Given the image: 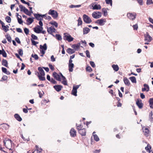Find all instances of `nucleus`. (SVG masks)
I'll use <instances>...</instances> for the list:
<instances>
[{
	"label": "nucleus",
	"instance_id": "obj_1",
	"mask_svg": "<svg viewBox=\"0 0 153 153\" xmlns=\"http://www.w3.org/2000/svg\"><path fill=\"white\" fill-rule=\"evenodd\" d=\"M4 143L6 147L10 150V148L12 146V141L10 139H7L4 141Z\"/></svg>",
	"mask_w": 153,
	"mask_h": 153
},
{
	"label": "nucleus",
	"instance_id": "obj_2",
	"mask_svg": "<svg viewBox=\"0 0 153 153\" xmlns=\"http://www.w3.org/2000/svg\"><path fill=\"white\" fill-rule=\"evenodd\" d=\"M64 36H63V39L65 40H67L68 42H70L73 41L74 38L70 35L66 33H64Z\"/></svg>",
	"mask_w": 153,
	"mask_h": 153
},
{
	"label": "nucleus",
	"instance_id": "obj_3",
	"mask_svg": "<svg viewBox=\"0 0 153 153\" xmlns=\"http://www.w3.org/2000/svg\"><path fill=\"white\" fill-rule=\"evenodd\" d=\"M83 19L84 22L86 24H89L92 22L90 18L85 14L83 15Z\"/></svg>",
	"mask_w": 153,
	"mask_h": 153
},
{
	"label": "nucleus",
	"instance_id": "obj_4",
	"mask_svg": "<svg viewBox=\"0 0 153 153\" xmlns=\"http://www.w3.org/2000/svg\"><path fill=\"white\" fill-rule=\"evenodd\" d=\"M92 16L95 19H97L99 18L102 16L101 12L99 11L94 12L92 14Z\"/></svg>",
	"mask_w": 153,
	"mask_h": 153
},
{
	"label": "nucleus",
	"instance_id": "obj_5",
	"mask_svg": "<svg viewBox=\"0 0 153 153\" xmlns=\"http://www.w3.org/2000/svg\"><path fill=\"white\" fill-rule=\"evenodd\" d=\"M144 40L147 42H150L152 40V38L149 35L148 32H146V34H144Z\"/></svg>",
	"mask_w": 153,
	"mask_h": 153
},
{
	"label": "nucleus",
	"instance_id": "obj_6",
	"mask_svg": "<svg viewBox=\"0 0 153 153\" xmlns=\"http://www.w3.org/2000/svg\"><path fill=\"white\" fill-rule=\"evenodd\" d=\"M136 13H128L127 14V16L130 19L132 20H134L136 17Z\"/></svg>",
	"mask_w": 153,
	"mask_h": 153
},
{
	"label": "nucleus",
	"instance_id": "obj_7",
	"mask_svg": "<svg viewBox=\"0 0 153 153\" xmlns=\"http://www.w3.org/2000/svg\"><path fill=\"white\" fill-rule=\"evenodd\" d=\"M106 22L105 19H100L97 20L95 22L100 25L102 26L105 24V23Z\"/></svg>",
	"mask_w": 153,
	"mask_h": 153
},
{
	"label": "nucleus",
	"instance_id": "obj_8",
	"mask_svg": "<svg viewBox=\"0 0 153 153\" xmlns=\"http://www.w3.org/2000/svg\"><path fill=\"white\" fill-rule=\"evenodd\" d=\"M53 77L55 78L57 81H61V79L60 78V76L56 72H54L53 74Z\"/></svg>",
	"mask_w": 153,
	"mask_h": 153
},
{
	"label": "nucleus",
	"instance_id": "obj_9",
	"mask_svg": "<svg viewBox=\"0 0 153 153\" xmlns=\"http://www.w3.org/2000/svg\"><path fill=\"white\" fill-rule=\"evenodd\" d=\"M56 29L53 26H51L47 28V31L49 34L52 35L53 32H55Z\"/></svg>",
	"mask_w": 153,
	"mask_h": 153
},
{
	"label": "nucleus",
	"instance_id": "obj_10",
	"mask_svg": "<svg viewBox=\"0 0 153 153\" xmlns=\"http://www.w3.org/2000/svg\"><path fill=\"white\" fill-rule=\"evenodd\" d=\"M143 86L144 88H143L142 89V91L143 92H144L145 91L148 92L149 91V88L148 85L146 84H144L143 85Z\"/></svg>",
	"mask_w": 153,
	"mask_h": 153
},
{
	"label": "nucleus",
	"instance_id": "obj_11",
	"mask_svg": "<svg viewBox=\"0 0 153 153\" xmlns=\"http://www.w3.org/2000/svg\"><path fill=\"white\" fill-rule=\"evenodd\" d=\"M33 15L35 18L38 20H43V18L41 17V14L38 13H34Z\"/></svg>",
	"mask_w": 153,
	"mask_h": 153
},
{
	"label": "nucleus",
	"instance_id": "obj_12",
	"mask_svg": "<svg viewBox=\"0 0 153 153\" xmlns=\"http://www.w3.org/2000/svg\"><path fill=\"white\" fill-rule=\"evenodd\" d=\"M62 87V86L60 85H55L53 86L54 88L58 92L60 91Z\"/></svg>",
	"mask_w": 153,
	"mask_h": 153
},
{
	"label": "nucleus",
	"instance_id": "obj_13",
	"mask_svg": "<svg viewBox=\"0 0 153 153\" xmlns=\"http://www.w3.org/2000/svg\"><path fill=\"white\" fill-rule=\"evenodd\" d=\"M70 133L71 136L74 137L76 136V132L74 128H72L71 129Z\"/></svg>",
	"mask_w": 153,
	"mask_h": 153
},
{
	"label": "nucleus",
	"instance_id": "obj_14",
	"mask_svg": "<svg viewBox=\"0 0 153 153\" xmlns=\"http://www.w3.org/2000/svg\"><path fill=\"white\" fill-rule=\"evenodd\" d=\"M78 131L79 133L82 136H85L86 135V131L85 128L82 129Z\"/></svg>",
	"mask_w": 153,
	"mask_h": 153
},
{
	"label": "nucleus",
	"instance_id": "obj_15",
	"mask_svg": "<svg viewBox=\"0 0 153 153\" xmlns=\"http://www.w3.org/2000/svg\"><path fill=\"white\" fill-rule=\"evenodd\" d=\"M123 81L126 85L129 86L130 84V82L128 79L126 77H124L123 78Z\"/></svg>",
	"mask_w": 153,
	"mask_h": 153
},
{
	"label": "nucleus",
	"instance_id": "obj_16",
	"mask_svg": "<svg viewBox=\"0 0 153 153\" xmlns=\"http://www.w3.org/2000/svg\"><path fill=\"white\" fill-rule=\"evenodd\" d=\"M36 74H37V76L39 79L42 81H44L45 80V78L44 76L40 75L39 72H37L36 73Z\"/></svg>",
	"mask_w": 153,
	"mask_h": 153
},
{
	"label": "nucleus",
	"instance_id": "obj_17",
	"mask_svg": "<svg viewBox=\"0 0 153 153\" xmlns=\"http://www.w3.org/2000/svg\"><path fill=\"white\" fill-rule=\"evenodd\" d=\"M34 19L33 17L32 18H29L27 19L26 21L27 22V25H30L33 22V19Z\"/></svg>",
	"mask_w": 153,
	"mask_h": 153
},
{
	"label": "nucleus",
	"instance_id": "obj_18",
	"mask_svg": "<svg viewBox=\"0 0 153 153\" xmlns=\"http://www.w3.org/2000/svg\"><path fill=\"white\" fill-rule=\"evenodd\" d=\"M36 149L32 153H35L36 152L37 153H40L42 151V149L41 148H39L38 146H36Z\"/></svg>",
	"mask_w": 153,
	"mask_h": 153
},
{
	"label": "nucleus",
	"instance_id": "obj_19",
	"mask_svg": "<svg viewBox=\"0 0 153 153\" xmlns=\"http://www.w3.org/2000/svg\"><path fill=\"white\" fill-rule=\"evenodd\" d=\"M83 34H85L88 33L90 31V29L87 27H85L83 28Z\"/></svg>",
	"mask_w": 153,
	"mask_h": 153
},
{
	"label": "nucleus",
	"instance_id": "obj_20",
	"mask_svg": "<svg viewBox=\"0 0 153 153\" xmlns=\"http://www.w3.org/2000/svg\"><path fill=\"white\" fill-rule=\"evenodd\" d=\"M38 70L39 71L40 75L45 76V72L42 68H41V67H39L38 68Z\"/></svg>",
	"mask_w": 153,
	"mask_h": 153
},
{
	"label": "nucleus",
	"instance_id": "obj_21",
	"mask_svg": "<svg viewBox=\"0 0 153 153\" xmlns=\"http://www.w3.org/2000/svg\"><path fill=\"white\" fill-rule=\"evenodd\" d=\"M143 130L145 135L146 136H147L149 131L148 128L145 127L143 128Z\"/></svg>",
	"mask_w": 153,
	"mask_h": 153
},
{
	"label": "nucleus",
	"instance_id": "obj_22",
	"mask_svg": "<svg viewBox=\"0 0 153 153\" xmlns=\"http://www.w3.org/2000/svg\"><path fill=\"white\" fill-rule=\"evenodd\" d=\"M14 117L16 119L19 121H21L22 120V118L20 116L17 114H15Z\"/></svg>",
	"mask_w": 153,
	"mask_h": 153
},
{
	"label": "nucleus",
	"instance_id": "obj_23",
	"mask_svg": "<svg viewBox=\"0 0 153 153\" xmlns=\"http://www.w3.org/2000/svg\"><path fill=\"white\" fill-rule=\"evenodd\" d=\"M149 102L150 107L151 108L153 109V97L149 99Z\"/></svg>",
	"mask_w": 153,
	"mask_h": 153
},
{
	"label": "nucleus",
	"instance_id": "obj_24",
	"mask_svg": "<svg viewBox=\"0 0 153 153\" xmlns=\"http://www.w3.org/2000/svg\"><path fill=\"white\" fill-rule=\"evenodd\" d=\"M136 104L140 108H141L143 107V105L141 101L140 102L139 100H137L136 101Z\"/></svg>",
	"mask_w": 153,
	"mask_h": 153
},
{
	"label": "nucleus",
	"instance_id": "obj_25",
	"mask_svg": "<svg viewBox=\"0 0 153 153\" xmlns=\"http://www.w3.org/2000/svg\"><path fill=\"white\" fill-rule=\"evenodd\" d=\"M93 10H100L101 9V6L100 4H95L94 6H92Z\"/></svg>",
	"mask_w": 153,
	"mask_h": 153
},
{
	"label": "nucleus",
	"instance_id": "obj_26",
	"mask_svg": "<svg viewBox=\"0 0 153 153\" xmlns=\"http://www.w3.org/2000/svg\"><path fill=\"white\" fill-rule=\"evenodd\" d=\"M0 54H2L4 57H6L7 56V54L4 49L0 50Z\"/></svg>",
	"mask_w": 153,
	"mask_h": 153
},
{
	"label": "nucleus",
	"instance_id": "obj_27",
	"mask_svg": "<svg viewBox=\"0 0 153 153\" xmlns=\"http://www.w3.org/2000/svg\"><path fill=\"white\" fill-rule=\"evenodd\" d=\"M1 69L3 73H4L7 75H10V72L9 71H7L6 68L3 67H2Z\"/></svg>",
	"mask_w": 153,
	"mask_h": 153
},
{
	"label": "nucleus",
	"instance_id": "obj_28",
	"mask_svg": "<svg viewBox=\"0 0 153 153\" xmlns=\"http://www.w3.org/2000/svg\"><path fill=\"white\" fill-rule=\"evenodd\" d=\"M74 67V65L73 63L69 64L68 65V68L69 71L70 72H72L73 69V68Z\"/></svg>",
	"mask_w": 153,
	"mask_h": 153
},
{
	"label": "nucleus",
	"instance_id": "obj_29",
	"mask_svg": "<svg viewBox=\"0 0 153 153\" xmlns=\"http://www.w3.org/2000/svg\"><path fill=\"white\" fill-rule=\"evenodd\" d=\"M67 52L70 54H72L74 53L75 51L73 49L71 48H68L67 50Z\"/></svg>",
	"mask_w": 153,
	"mask_h": 153
},
{
	"label": "nucleus",
	"instance_id": "obj_30",
	"mask_svg": "<svg viewBox=\"0 0 153 153\" xmlns=\"http://www.w3.org/2000/svg\"><path fill=\"white\" fill-rule=\"evenodd\" d=\"M2 65L6 67H8V62L7 60L3 59L2 61Z\"/></svg>",
	"mask_w": 153,
	"mask_h": 153
},
{
	"label": "nucleus",
	"instance_id": "obj_31",
	"mask_svg": "<svg viewBox=\"0 0 153 153\" xmlns=\"http://www.w3.org/2000/svg\"><path fill=\"white\" fill-rule=\"evenodd\" d=\"M40 48L41 50H46L47 49V46L46 43H45L43 45H40Z\"/></svg>",
	"mask_w": 153,
	"mask_h": 153
},
{
	"label": "nucleus",
	"instance_id": "obj_32",
	"mask_svg": "<svg viewBox=\"0 0 153 153\" xmlns=\"http://www.w3.org/2000/svg\"><path fill=\"white\" fill-rule=\"evenodd\" d=\"M112 67L113 68L114 70L116 71H117L119 69V68L118 65H113Z\"/></svg>",
	"mask_w": 153,
	"mask_h": 153
},
{
	"label": "nucleus",
	"instance_id": "obj_33",
	"mask_svg": "<svg viewBox=\"0 0 153 153\" xmlns=\"http://www.w3.org/2000/svg\"><path fill=\"white\" fill-rule=\"evenodd\" d=\"M34 31L36 33H41V30L39 27H35L34 28Z\"/></svg>",
	"mask_w": 153,
	"mask_h": 153
},
{
	"label": "nucleus",
	"instance_id": "obj_34",
	"mask_svg": "<svg viewBox=\"0 0 153 153\" xmlns=\"http://www.w3.org/2000/svg\"><path fill=\"white\" fill-rule=\"evenodd\" d=\"M95 133V132H94L93 133V135L94 137V140L96 141H98L100 140L98 136L96 134H94Z\"/></svg>",
	"mask_w": 153,
	"mask_h": 153
},
{
	"label": "nucleus",
	"instance_id": "obj_35",
	"mask_svg": "<svg viewBox=\"0 0 153 153\" xmlns=\"http://www.w3.org/2000/svg\"><path fill=\"white\" fill-rule=\"evenodd\" d=\"M131 82L133 83H136V78L134 76H132L129 78Z\"/></svg>",
	"mask_w": 153,
	"mask_h": 153
},
{
	"label": "nucleus",
	"instance_id": "obj_36",
	"mask_svg": "<svg viewBox=\"0 0 153 153\" xmlns=\"http://www.w3.org/2000/svg\"><path fill=\"white\" fill-rule=\"evenodd\" d=\"M5 37L8 42H11L12 39L10 35L8 33H7L5 36Z\"/></svg>",
	"mask_w": 153,
	"mask_h": 153
},
{
	"label": "nucleus",
	"instance_id": "obj_37",
	"mask_svg": "<svg viewBox=\"0 0 153 153\" xmlns=\"http://www.w3.org/2000/svg\"><path fill=\"white\" fill-rule=\"evenodd\" d=\"M80 45V43H79L77 44L76 45H72V48H74L75 49H78L79 47V46Z\"/></svg>",
	"mask_w": 153,
	"mask_h": 153
},
{
	"label": "nucleus",
	"instance_id": "obj_38",
	"mask_svg": "<svg viewBox=\"0 0 153 153\" xmlns=\"http://www.w3.org/2000/svg\"><path fill=\"white\" fill-rule=\"evenodd\" d=\"M77 90L74 89V88H73V89L72 91V94L75 96H77Z\"/></svg>",
	"mask_w": 153,
	"mask_h": 153
},
{
	"label": "nucleus",
	"instance_id": "obj_39",
	"mask_svg": "<svg viewBox=\"0 0 153 153\" xmlns=\"http://www.w3.org/2000/svg\"><path fill=\"white\" fill-rule=\"evenodd\" d=\"M9 27L8 25H7L6 26L4 25V26L3 27L2 29L4 32H7L9 30Z\"/></svg>",
	"mask_w": 153,
	"mask_h": 153
},
{
	"label": "nucleus",
	"instance_id": "obj_40",
	"mask_svg": "<svg viewBox=\"0 0 153 153\" xmlns=\"http://www.w3.org/2000/svg\"><path fill=\"white\" fill-rule=\"evenodd\" d=\"M50 24H51L52 25H54L56 27H58V24L55 21H52L50 23Z\"/></svg>",
	"mask_w": 153,
	"mask_h": 153
},
{
	"label": "nucleus",
	"instance_id": "obj_41",
	"mask_svg": "<svg viewBox=\"0 0 153 153\" xmlns=\"http://www.w3.org/2000/svg\"><path fill=\"white\" fill-rule=\"evenodd\" d=\"M78 24H77L78 26H80V25H82V20L81 18L80 17H79V19L78 20Z\"/></svg>",
	"mask_w": 153,
	"mask_h": 153
},
{
	"label": "nucleus",
	"instance_id": "obj_42",
	"mask_svg": "<svg viewBox=\"0 0 153 153\" xmlns=\"http://www.w3.org/2000/svg\"><path fill=\"white\" fill-rule=\"evenodd\" d=\"M145 149L147 152L150 153L151 151L150 150V149H151V147L150 146H149V144H148L147 146L145 147Z\"/></svg>",
	"mask_w": 153,
	"mask_h": 153
},
{
	"label": "nucleus",
	"instance_id": "obj_43",
	"mask_svg": "<svg viewBox=\"0 0 153 153\" xmlns=\"http://www.w3.org/2000/svg\"><path fill=\"white\" fill-rule=\"evenodd\" d=\"M20 18L19 17H17V19L18 20V22L20 24L22 23L23 22L22 19V17L21 16H19Z\"/></svg>",
	"mask_w": 153,
	"mask_h": 153
},
{
	"label": "nucleus",
	"instance_id": "obj_44",
	"mask_svg": "<svg viewBox=\"0 0 153 153\" xmlns=\"http://www.w3.org/2000/svg\"><path fill=\"white\" fill-rule=\"evenodd\" d=\"M23 12L26 15L30 16V13L29 12V11L27 8L25 9V10H24Z\"/></svg>",
	"mask_w": 153,
	"mask_h": 153
},
{
	"label": "nucleus",
	"instance_id": "obj_45",
	"mask_svg": "<svg viewBox=\"0 0 153 153\" xmlns=\"http://www.w3.org/2000/svg\"><path fill=\"white\" fill-rule=\"evenodd\" d=\"M9 126L7 124H3L2 126V127L4 128L5 130L8 129L9 128Z\"/></svg>",
	"mask_w": 153,
	"mask_h": 153
},
{
	"label": "nucleus",
	"instance_id": "obj_46",
	"mask_svg": "<svg viewBox=\"0 0 153 153\" xmlns=\"http://www.w3.org/2000/svg\"><path fill=\"white\" fill-rule=\"evenodd\" d=\"M102 12L103 13L104 16H105L107 15V11L105 8H103L102 9Z\"/></svg>",
	"mask_w": 153,
	"mask_h": 153
},
{
	"label": "nucleus",
	"instance_id": "obj_47",
	"mask_svg": "<svg viewBox=\"0 0 153 153\" xmlns=\"http://www.w3.org/2000/svg\"><path fill=\"white\" fill-rule=\"evenodd\" d=\"M6 21L8 23H10L11 22V19L9 16H7L5 18Z\"/></svg>",
	"mask_w": 153,
	"mask_h": 153
},
{
	"label": "nucleus",
	"instance_id": "obj_48",
	"mask_svg": "<svg viewBox=\"0 0 153 153\" xmlns=\"http://www.w3.org/2000/svg\"><path fill=\"white\" fill-rule=\"evenodd\" d=\"M86 71L89 72H91L92 71L91 68L89 66H87L86 67Z\"/></svg>",
	"mask_w": 153,
	"mask_h": 153
},
{
	"label": "nucleus",
	"instance_id": "obj_49",
	"mask_svg": "<svg viewBox=\"0 0 153 153\" xmlns=\"http://www.w3.org/2000/svg\"><path fill=\"white\" fill-rule=\"evenodd\" d=\"M56 12V11L54 10H52L51 9L49 10L48 12V14L49 15H51L52 16Z\"/></svg>",
	"mask_w": 153,
	"mask_h": 153
},
{
	"label": "nucleus",
	"instance_id": "obj_50",
	"mask_svg": "<svg viewBox=\"0 0 153 153\" xmlns=\"http://www.w3.org/2000/svg\"><path fill=\"white\" fill-rule=\"evenodd\" d=\"M56 12V11L54 10H52L51 9L49 10L48 12V14L49 15H51L52 16Z\"/></svg>",
	"mask_w": 153,
	"mask_h": 153
},
{
	"label": "nucleus",
	"instance_id": "obj_51",
	"mask_svg": "<svg viewBox=\"0 0 153 153\" xmlns=\"http://www.w3.org/2000/svg\"><path fill=\"white\" fill-rule=\"evenodd\" d=\"M56 39L58 40H61L62 39L61 36L59 34H56Z\"/></svg>",
	"mask_w": 153,
	"mask_h": 153
},
{
	"label": "nucleus",
	"instance_id": "obj_52",
	"mask_svg": "<svg viewBox=\"0 0 153 153\" xmlns=\"http://www.w3.org/2000/svg\"><path fill=\"white\" fill-rule=\"evenodd\" d=\"M81 6V5H71L69 6V7L70 8H75V7H80Z\"/></svg>",
	"mask_w": 153,
	"mask_h": 153
},
{
	"label": "nucleus",
	"instance_id": "obj_53",
	"mask_svg": "<svg viewBox=\"0 0 153 153\" xmlns=\"http://www.w3.org/2000/svg\"><path fill=\"white\" fill-rule=\"evenodd\" d=\"M76 128L79 130L82 129V126L81 124L78 125L77 124H76Z\"/></svg>",
	"mask_w": 153,
	"mask_h": 153
},
{
	"label": "nucleus",
	"instance_id": "obj_54",
	"mask_svg": "<svg viewBox=\"0 0 153 153\" xmlns=\"http://www.w3.org/2000/svg\"><path fill=\"white\" fill-rule=\"evenodd\" d=\"M105 1L107 4H110L111 6H112V0H105Z\"/></svg>",
	"mask_w": 153,
	"mask_h": 153
},
{
	"label": "nucleus",
	"instance_id": "obj_55",
	"mask_svg": "<svg viewBox=\"0 0 153 153\" xmlns=\"http://www.w3.org/2000/svg\"><path fill=\"white\" fill-rule=\"evenodd\" d=\"M31 57L34 58V59L36 60H38L39 59V57L36 54H32Z\"/></svg>",
	"mask_w": 153,
	"mask_h": 153
},
{
	"label": "nucleus",
	"instance_id": "obj_56",
	"mask_svg": "<svg viewBox=\"0 0 153 153\" xmlns=\"http://www.w3.org/2000/svg\"><path fill=\"white\" fill-rule=\"evenodd\" d=\"M19 7L21 11L24 12V10H25V9L26 8L25 7L23 6L22 5H19Z\"/></svg>",
	"mask_w": 153,
	"mask_h": 153
},
{
	"label": "nucleus",
	"instance_id": "obj_57",
	"mask_svg": "<svg viewBox=\"0 0 153 153\" xmlns=\"http://www.w3.org/2000/svg\"><path fill=\"white\" fill-rule=\"evenodd\" d=\"M31 41L32 42V45H36L38 43V42H36L32 39H31Z\"/></svg>",
	"mask_w": 153,
	"mask_h": 153
},
{
	"label": "nucleus",
	"instance_id": "obj_58",
	"mask_svg": "<svg viewBox=\"0 0 153 153\" xmlns=\"http://www.w3.org/2000/svg\"><path fill=\"white\" fill-rule=\"evenodd\" d=\"M18 53L20 55L22 56L23 54V51L22 49H20L18 51Z\"/></svg>",
	"mask_w": 153,
	"mask_h": 153
},
{
	"label": "nucleus",
	"instance_id": "obj_59",
	"mask_svg": "<svg viewBox=\"0 0 153 153\" xmlns=\"http://www.w3.org/2000/svg\"><path fill=\"white\" fill-rule=\"evenodd\" d=\"M31 37L32 38V39L33 40H37L38 39L37 37L34 34H32L31 35Z\"/></svg>",
	"mask_w": 153,
	"mask_h": 153
},
{
	"label": "nucleus",
	"instance_id": "obj_60",
	"mask_svg": "<svg viewBox=\"0 0 153 153\" xmlns=\"http://www.w3.org/2000/svg\"><path fill=\"white\" fill-rule=\"evenodd\" d=\"M24 31L26 35H27L28 34L29 31V30L28 28H25L24 29Z\"/></svg>",
	"mask_w": 153,
	"mask_h": 153
},
{
	"label": "nucleus",
	"instance_id": "obj_61",
	"mask_svg": "<svg viewBox=\"0 0 153 153\" xmlns=\"http://www.w3.org/2000/svg\"><path fill=\"white\" fill-rule=\"evenodd\" d=\"M52 17L54 19H55L58 16V14L57 12H56L54 13L52 15Z\"/></svg>",
	"mask_w": 153,
	"mask_h": 153
},
{
	"label": "nucleus",
	"instance_id": "obj_62",
	"mask_svg": "<svg viewBox=\"0 0 153 153\" xmlns=\"http://www.w3.org/2000/svg\"><path fill=\"white\" fill-rule=\"evenodd\" d=\"M153 3L152 0H147L146 1V4L149 5Z\"/></svg>",
	"mask_w": 153,
	"mask_h": 153
},
{
	"label": "nucleus",
	"instance_id": "obj_63",
	"mask_svg": "<svg viewBox=\"0 0 153 153\" xmlns=\"http://www.w3.org/2000/svg\"><path fill=\"white\" fill-rule=\"evenodd\" d=\"M38 94L39 95V97L40 98H42L43 95L44 94V93L43 91H42V92L40 91L38 92Z\"/></svg>",
	"mask_w": 153,
	"mask_h": 153
},
{
	"label": "nucleus",
	"instance_id": "obj_64",
	"mask_svg": "<svg viewBox=\"0 0 153 153\" xmlns=\"http://www.w3.org/2000/svg\"><path fill=\"white\" fill-rule=\"evenodd\" d=\"M90 65L92 67L94 68L95 67V65L94 62L93 61H90Z\"/></svg>",
	"mask_w": 153,
	"mask_h": 153
}]
</instances>
